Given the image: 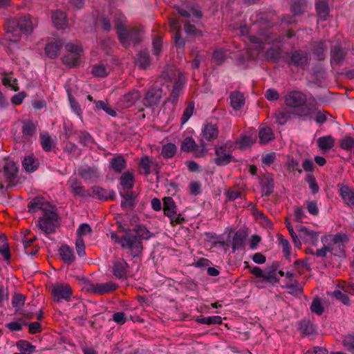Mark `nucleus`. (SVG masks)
<instances>
[{
	"instance_id": "54",
	"label": "nucleus",
	"mask_w": 354,
	"mask_h": 354,
	"mask_svg": "<svg viewBox=\"0 0 354 354\" xmlns=\"http://www.w3.org/2000/svg\"><path fill=\"white\" fill-rule=\"evenodd\" d=\"M306 180L308 183L309 188L313 194H316L319 191V186L316 182L315 176L312 174H307Z\"/></svg>"
},
{
	"instance_id": "30",
	"label": "nucleus",
	"mask_w": 354,
	"mask_h": 354,
	"mask_svg": "<svg viewBox=\"0 0 354 354\" xmlns=\"http://www.w3.org/2000/svg\"><path fill=\"white\" fill-rule=\"evenodd\" d=\"M255 139L256 135L248 133L241 136L236 142V144L239 145V148L245 149L250 147L254 142Z\"/></svg>"
},
{
	"instance_id": "7",
	"label": "nucleus",
	"mask_w": 354,
	"mask_h": 354,
	"mask_svg": "<svg viewBox=\"0 0 354 354\" xmlns=\"http://www.w3.org/2000/svg\"><path fill=\"white\" fill-rule=\"evenodd\" d=\"M296 230L295 232L289 227V234L296 248H299L301 247V241L316 245V243L318 241V234L317 232L310 230L302 225L297 227Z\"/></svg>"
},
{
	"instance_id": "57",
	"label": "nucleus",
	"mask_w": 354,
	"mask_h": 354,
	"mask_svg": "<svg viewBox=\"0 0 354 354\" xmlns=\"http://www.w3.org/2000/svg\"><path fill=\"white\" fill-rule=\"evenodd\" d=\"M92 193L90 196L98 198L100 199H106L108 196L105 189L100 187H93L91 189Z\"/></svg>"
},
{
	"instance_id": "52",
	"label": "nucleus",
	"mask_w": 354,
	"mask_h": 354,
	"mask_svg": "<svg viewBox=\"0 0 354 354\" xmlns=\"http://www.w3.org/2000/svg\"><path fill=\"white\" fill-rule=\"evenodd\" d=\"M194 110V103L193 102H191L188 104L187 106L185 109L183 114L181 118V121L183 124H185L188 121V120L191 118V116L193 115Z\"/></svg>"
},
{
	"instance_id": "37",
	"label": "nucleus",
	"mask_w": 354,
	"mask_h": 354,
	"mask_svg": "<svg viewBox=\"0 0 354 354\" xmlns=\"http://www.w3.org/2000/svg\"><path fill=\"white\" fill-rule=\"evenodd\" d=\"M120 184L124 188L131 189L134 184L133 174L129 171L122 174L120 177Z\"/></svg>"
},
{
	"instance_id": "43",
	"label": "nucleus",
	"mask_w": 354,
	"mask_h": 354,
	"mask_svg": "<svg viewBox=\"0 0 354 354\" xmlns=\"http://www.w3.org/2000/svg\"><path fill=\"white\" fill-rule=\"evenodd\" d=\"M316 10L318 16L325 20L329 13L328 6L324 1H320L316 3Z\"/></svg>"
},
{
	"instance_id": "33",
	"label": "nucleus",
	"mask_w": 354,
	"mask_h": 354,
	"mask_svg": "<svg viewBox=\"0 0 354 354\" xmlns=\"http://www.w3.org/2000/svg\"><path fill=\"white\" fill-rule=\"evenodd\" d=\"M110 165L115 171L121 172L126 166V160L122 156H118L111 159Z\"/></svg>"
},
{
	"instance_id": "18",
	"label": "nucleus",
	"mask_w": 354,
	"mask_h": 354,
	"mask_svg": "<svg viewBox=\"0 0 354 354\" xmlns=\"http://www.w3.org/2000/svg\"><path fill=\"white\" fill-rule=\"evenodd\" d=\"M199 147H198L192 138L187 137L184 139L182 145L181 149L183 151H195L197 156H201L204 151H205V146L201 147V149L198 150Z\"/></svg>"
},
{
	"instance_id": "45",
	"label": "nucleus",
	"mask_w": 354,
	"mask_h": 354,
	"mask_svg": "<svg viewBox=\"0 0 354 354\" xmlns=\"http://www.w3.org/2000/svg\"><path fill=\"white\" fill-rule=\"evenodd\" d=\"M275 122L279 125H285L288 121V112L286 108L277 110L274 115Z\"/></svg>"
},
{
	"instance_id": "47",
	"label": "nucleus",
	"mask_w": 354,
	"mask_h": 354,
	"mask_svg": "<svg viewBox=\"0 0 354 354\" xmlns=\"http://www.w3.org/2000/svg\"><path fill=\"white\" fill-rule=\"evenodd\" d=\"M95 102L97 110L102 109L111 116L116 115V111L109 106L107 102L99 100Z\"/></svg>"
},
{
	"instance_id": "14",
	"label": "nucleus",
	"mask_w": 354,
	"mask_h": 354,
	"mask_svg": "<svg viewBox=\"0 0 354 354\" xmlns=\"http://www.w3.org/2000/svg\"><path fill=\"white\" fill-rule=\"evenodd\" d=\"M118 288V285L112 281L102 283H91L89 285L88 290L93 293L103 295L113 292Z\"/></svg>"
},
{
	"instance_id": "46",
	"label": "nucleus",
	"mask_w": 354,
	"mask_h": 354,
	"mask_svg": "<svg viewBox=\"0 0 354 354\" xmlns=\"http://www.w3.org/2000/svg\"><path fill=\"white\" fill-rule=\"evenodd\" d=\"M327 50V45L326 42H320L317 44L314 47V54L316 55L317 59L322 60L325 58L326 51Z\"/></svg>"
},
{
	"instance_id": "49",
	"label": "nucleus",
	"mask_w": 354,
	"mask_h": 354,
	"mask_svg": "<svg viewBox=\"0 0 354 354\" xmlns=\"http://www.w3.org/2000/svg\"><path fill=\"white\" fill-rule=\"evenodd\" d=\"M137 64L141 68H145L150 64V58L147 52H140L136 59Z\"/></svg>"
},
{
	"instance_id": "20",
	"label": "nucleus",
	"mask_w": 354,
	"mask_h": 354,
	"mask_svg": "<svg viewBox=\"0 0 354 354\" xmlns=\"http://www.w3.org/2000/svg\"><path fill=\"white\" fill-rule=\"evenodd\" d=\"M163 210L171 221L176 218V205L171 197H166L163 199Z\"/></svg>"
},
{
	"instance_id": "64",
	"label": "nucleus",
	"mask_w": 354,
	"mask_h": 354,
	"mask_svg": "<svg viewBox=\"0 0 354 354\" xmlns=\"http://www.w3.org/2000/svg\"><path fill=\"white\" fill-rule=\"evenodd\" d=\"M300 330L305 335H311L314 332V326L308 322H303L300 324Z\"/></svg>"
},
{
	"instance_id": "55",
	"label": "nucleus",
	"mask_w": 354,
	"mask_h": 354,
	"mask_svg": "<svg viewBox=\"0 0 354 354\" xmlns=\"http://www.w3.org/2000/svg\"><path fill=\"white\" fill-rule=\"evenodd\" d=\"M123 200L122 201L121 205L124 209H129L133 207V197L131 194L127 193L122 195Z\"/></svg>"
},
{
	"instance_id": "2",
	"label": "nucleus",
	"mask_w": 354,
	"mask_h": 354,
	"mask_svg": "<svg viewBox=\"0 0 354 354\" xmlns=\"http://www.w3.org/2000/svg\"><path fill=\"white\" fill-rule=\"evenodd\" d=\"M34 26L30 17H21L19 19H9L6 25V33L3 44L10 47L17 44L21 39V33L28 35L33 30Z\"/></svg>"
},
{
	"instance_id": "40",
	"label": "nucleus",
	"mask_w": 354,
	"mask_h": 354,
	"mask_svg": "<svg viewBox=\"0 0 354 354\" xmlns=\"http://www.w3.org/2000/svg\"><path fill=\"white\" fill-rule=\"evenodd\" d=\"M306 7L304 0H295L290 6V11L295 16L300 15L305 11Z\"/></svg>"
},
{
	"instance_id": "36",
	"label": "nucleus",
	"mask_w": 354,
	"mask_h": 354,
	"mask_svg": "<svg viewBox=\"0 0 354 354\" xmlns=\"http://www.w3.org/2000/svg\"><path fill=\"white\" fill-rule=\"evenodd\" d=\"M259 142L266 144L274 138L272 129L270 127H262L259 133Z\"/></svg>"
},
{
	"instance_id": "8",
	"label": "nucleus",
	"mask_w": 354,
	"mask_h": 354,
	"mask_svg": "<svg viewBox=\"0 0 354 354\" xmlns=\"http://www.w3.org/2000/svg\"><path fill=\"white\" fill-rule=\"evenodd\" d=\"M347 241L346 235L342 234H330L322 239V243L327 245L328 252L337 257L344 256V243Z\"/></svg>"
},
{
	"instance_id": "34",
	"label": "nucleus",
	"mask_w": 354,
	"mask_h": 354,
	"mask_svg": "<svg viewBox=\"0 0 354 354\" xmlns=\"http://www.w3.org/2000/svg\"><path fill=\"white\" fill-rule=\"evenodd\" d=\"M245 234L243 231H237L232 239V249L233 252H234L236 250H239L241 248L243 245V243L245 240Z\"/></svg>"
},
{
	"instance_id": "44",
	"label": "nucleus",
	"mask_w": 354,
	"mask_h": 354,
	"mask_svg": "<svg viewBox=\"0 0 354 354\" xmlns=\"http://www.w3.org/2000/svg\"><path fill=\"white\" fill-rule=\"evenodd\" d=\"M177 147L174 144L167 143L162 147L161 154L165 158H172L176 153Z\"/></svg>"
},
{
	"instance_id": "63",
	"label": "nucleus",
	"mask_w": 354,
	"mask_h": 354,
	"mask_svg": "<svg viewBox=\"0 0 354 354\" xmlns=\"http://www.w3.org/2000/svg\"><path fill=\"white\" fill-rule=\"evenodd\" d=\"M25 302V297L20 294H17L13 296L12 304L13 307L17 309L20 308Z\"/></svg>"
},
{
	"instance_id": "35",
	"label": "nucleus",
	"mask_w": 354,
	"mask_h": 354,
	"mask_svg": "<svg viewBox=\"0 0 354 354\" xmlns=\"http://www.w3.org/2000/svg\"><path fill=\"white\" fill-rule=\"evenodd\" d=\"M111 68L102 64H95L91 69L92 74L97 77H104L109 74Z\"/></svg>"
},
{
	"instance_id": "60",
	"label": "nucleus",
	"mask_w": 354,
	"mask_h": 354,
	"mask_svg": "<svg viewBox=\"0 0 354 354\" xmlns=\"http://www.w3.org/2000/svg\"><path fill=\"white\" fill-rule=\"evenodd\" d=\"M333 295L334 297L336 298L337 300L341 301L342 304L345 305H349L350 304V299L347 297L346 295L343 293L339 290H336L333 292Z\"/></svg>"
},
{
	"instance_id": "59",
	"label": "nucleus",
	"mask_w": 354,
	"mask_h": 354,
	"mask_svg": "<svg viewBox=\"0 0 354 354\" xmlns=\"http://www.w3.org/2000/svg\"><path fill=\"white\" fill-rule=\"evenodd\" d=\"M178 11L181 16L185 17H190L192 15L198 18H200L201 17V11L196 9H192L191 11L189 12L187 10L178 8Z\"/></svg>"
},
{
	"instance_id": "28",
	"label": "nucleus",
	"mask_w": 354,
	"mask_h": 354,
	"mask_svg": "<svg viewBox=\"0 0 354 354\" xmlns=\"http://www.w3.org/2000/svg\"><path fill=\"white\" fill-rule=\"evenodd\" d=\"M128 264L124 261H119L115 263L113 267L114 275L119 278H125L127 273Z\"/></svg>"
},
{
	"instance_id": "3",
	"label": "nucleus",
	"mask_w": 354,
	"mask_h": 354,
	"mask_svg": "<svg viewBox=\"0 0 354 354\" xmlns=\"http://www.w3.org/2000/svg\"><path fill=\"white\" fill-rule=\"evenodd\" d=\"M33 211L41 209L44 211L43 216L39 221L40 229L45 233H52L58 225V216L54 207L48 203H44L41 198L34 199L30 205Z\"/></svg>"
},
{
	"instance_id": "39",
	"label": "nucleus",
	"mask_w": 354,
	"mask_h": 354,
	"mask_svg": "<svg viewBox=\"0 0 354 354\" xmlns=\"http://www.w3.org/2000/svg\"><path fill=\"white\" fill-rule=\"evenodd\" d=\"M344 56L345 53L339 46L334 47L331 51V64H339L344 59Z\"/></svg>"
},
{
	"instance_id": "50",
	"label": "nucleus",
	"mask_w": 354,
	"mask_h": 354,
	"mask_svg": "<svg viewBox=\"0 0 354 354\" xmlns=\"http://www.w3.org/2000/svg\"><path fill=\"white\" fill-rule=\"evenodd\" d=\"M17 346L19 351L21 352H26L31 354L34 351L35 347L31 345L28 342L25 340H20L17 343Z\"/></svg>"
},
{
	"instance_id": "13",
	"label": "nucleus",
	"mask_w": 354,
	"mask_h": 354,
	"mask_svg": "<svg viewBox=\"0 0 354 354\" xmlns=\"http://www.w3.org/2000/svg\"><path fill=\"white\" fill-rule=\"evenodd\" d=\"M141 97V94L137 90H132L125 93L117 102V104L120 109H127L139 100Z\"/></svg>"
},
{
	"instance_id": "31",
	"label": "nucleus",
	"mask_w": 354,
	"mask_h": 354,
	"mask_svg": "<svg viewBox=\"0 0 354 354\" xmlns=\"http://www.w3.org/2000/svg\"><path fill=\"white\" fill-rule=\"evenodd\" d=\"M59 253L62 259L68 264L72 263L75 259L72 248L68 245H62L59 249Z\"/></svg>"
},
{
	"instance_id": "24",
	"label": "nucleus",
	"mask_w": 354,
	"mask_h": 354,
	"mask_svg": "<svg viewBox=\"0 0 354 354\" xmlns=\"http://www.w3.org/2000/svg\"><path fill=\"white\" fill-rule=\"evenodd\" d=\"M317 146L324 152L330 150L335 145V139L331 136L320 137L317 141Z\"/></svg>"
},
{
	"instance_id": "11",
	"label": "nucleus",
	"mask_w": 354,
	"mask_h": 354,
	"mask_svg": "<svg viewBox=\"0 0 354 354\" xmlns=\"http://www.w3.org/2000/svg\"><path fill=\"white\" fill-rule=\"evenodd\" d=\"M66 54L63 57L64 64L69 66H76L81 60L82 48L76 43H68L66 45Z\"/></svg>"
},
{
	"instance_id": "53",
	"label": "nucleus",
	"mask_w": 354,
	"mask_h": 354,
	"mask_svg": "<svg viewBox=\"0 0 354 354\" xmlns=\"http://www.w3.org/2000/svg\"><path fill=\"white\" fill-rule=\"evenodd\" d=\"M310 310L313 313L321 315L324 312V307L322 304V301L319 299L315 298L313 299L311 305Z\"/></svg>"
},
{
	"instance_id": "9",
	"label": "nucleus",
	"mask_w": 354,
	"mask_h": 354,
	"mask_svg": "<svg viewBox=\"0 0 354 354\" xmlns=\"http://www.w3.org/2000/svg\"><path fill=\"white\" fill-rule=\"evenodd\" d=\"M233 148L234 144L231 141L216 146L214 162L218 166H224L233 162L234 160L232 154Z\"/></svg>"
},
{
	"instance_id": "25",
	"label": "nucleus",
	"mask_w": 354,
	"mask_h": 354,
	"mask_svg": "<svg viewBox=\"0 0 354 354\" xmlns=\"http://www.w3.org/2000/svg\"><path fill=\"white\" fill-rule=\"evenodd\" d=\"M290 61L297 66H304L308 62V55L305 52L296 51L292 55Z\"/></svg>"
},
{
	"instance_id": "4",
	"label": "nucleus",
	"mask_w": 354,
	"mask_h": 354,
	"mask_svg": "<svg viewBox=\"0 0 354 354\" xmlns=\"http://www.w3.org/2000/svg\"><path fill=\"white\" fill-rule=\"evenodd\" d=\"M115 29L121 44L127 48L139 43L142 39L141 32L135 28H127L126 18L119 12L115 14Z\"/></svg>"
},
{
	"instance_id": "29",
	"label": "nucleus",
	"mask_w": 354,
	"mask_h": 354,
	"mask_svg": "<svg viewBox=\"0 0 354 354\" xmlns=\"http://www.w3.org/2000/svg\"><path fill=\"white\" fill-rule=\"evenodd\" d=\"M62 45L59 41L49 43L45 48V53L50 58H55L59 54Z\"/></svg>"
},
{
	"instance_id": "1",
	"label": "nucleus",
	"mask_w": 354,
	"mask_h": 354,
	"mask_svg": "<svg viewBox=\"0 0 354 354\" xmlns=\"http://www.w3.org/2000/svg\"><path fill=\"white\" fill-rule=\"evenodd\" d=\"M150 237V232L143 226H138L133 233L119 237L114 232L111 233V238L113 243H118L124 249L128 250L133 257H138L142 251V239Z\"/></svg>"
},
{
	"instance_id": "23",
	"label": "nucleus",
	"mask_w": 354,
	"mask_h": 354,
	"mask_svg": "<svg viewBox=\"0 0 354 354\" xmlns=\"http://www.w3.org/2000/svg\"><path fill=\"white\" fill-rule=\"evenodd\" d=\"M170 26L175 31L174 41L176 46L183 47L185 44L184 40L180 37V26L178 19L176 18L171 19L169 21Z\"/></svg>"
},
{
	"instance_id": "56",
	"label": "nucleus",
	"mask_w": 354,
	"mask_h": 354,
	"mask_svg": "<svg viewBox=\"0 0 354 354\" xmlns=\"http://www.w3.org/2000/svg\"><path fill=\"white\" fill-rule=\"evenodd\" d=\"M226 57V52L223 50L218 49L214 51L212 56V61L216 64L223 63Z\"/></svg>"
},
{
	"instance_id": "10",
	"label": "nucleus",
	"mask_w": 354,
	"mask_h": 354,
	"mask_svg": "<svg viewBox=\"0 0 354 354\" xmlns=\"http://www.w3.org/2000/svg\"><path fill=\"white\" fill-rule=\"evenodd\" d=\"M18 167L15 162L6 160L3 164V171L0 172V189L4 187L12 185V181L16 178Z\"/></svg>"
},
{
	"instance_id": "5",
	"label": "nucleus",
	"mask_w": 354,
	"mask_h": 354,
	"mask_svg": "<svg viewBox=\"0 0 354 354\" xmlns=\"http://www.w3.org/2000/svg\"><path fill=\"white\" fill-rule=\"evenodd\" d=\"M250 272L255 277L254 283L258 288H263L268 283H276L284 276L279 262H273L263 270L259 267H254Z\"/></svg>"
},
{
	"instance_id": "48",
	"label": "nucleus",
	"mask_w": 354,
	"mask_h": 354,
	"mask_svg": "<svg viewBox=\"0 0 354 354\" xmlns=\"http://www.w3.org/2000/svg\"><path fill=\"white\" fill-rule=\"evenodd\" d=\"M197 322L200 324L207 325L220 324L222 323V318L217 315L204 317L197 319Z\"/></svg>"
},
{
	"instance_id": "19",
	"label": "nucleus",
	"mask_w": 354,
	"mask_h": 354,
	"mask_svg": "<svg viewBox=\"0 0 354 354\" xmlns=\"http://www.w3.org/2000/svg\"><path fill=\"white\" fill-rule=\"evenodd\" d=\"M52 21L57 29H64L67 27V18L65 13L60 10H56L52 14Z\"/></svg>"
},
{
	"instance_id": "16",
	"label": "nucleus",
	"mask_w": 354,
	"mask_h": 354,
	"mask_svg": "<svg viewBox=\"0 0 354 354\" xmlns=\"http://www.w3.org/2000/svg\"><path fill=\"white\" fill-rule=\"evenodd\" d=\"M296 275V273H289V294L296 297L299 301V303L301 304L302 303V298L304 297L303 288L302 286L295 279Z\"/></svg>"
},
{
	"instance_id": "22",
	"label": "nucleus",
	"mask_w": 354,
	"mask_h": 354,
	"mask_svg": "<svg viewBox=\"0 0 354 354\" xmlns=\"http://www.w3.org/2000/svg\"><path fill=\"white\" fill-rule=\"evenodd\" d=\"M339 194L344 202L349 207H354V192L348 186H342L339 189Z\"/></svg>"
},
{
	"instance_id": "21",
	"label": "nucleus",
	"mask_w": 354,
	"mask_h": 354,
	"mask_svg": "<svg viewBox=\"0 0 354 354\" xmlns=\"http://www.w3.org/2000/svg\"><path fill=\"white\" fill-rule=\"evenodd\" d=\"M230 105L234 111L241 110L245 104V97L239 91H234L230 96Z\"/></svg>"
},
{
	"instance_id": "41",
	"label": "nucleus",
	"mask_w": 354,
	"mask_h": 354,
	"mask_svg": "<svg viewBox=\"0 0 354 354\" xmlns=\"http://www.w3.org/2000/svg\"><path fill=\"white\" fill-rule=\"evenodd\" d=\"M2 82L4 86L10 88L14 91H17L19 89L17 80L11 75H4L2 77Z\"/></svg>"
},
{
	"instance_id": "42",
	"label": "nucleus",
	"mask_w": 354,
	"mask_h": 354,
	"mask_svg": "<svg viewBox=\"0 0 354 354\" xmlns=\"http://www.w3.org/2000/svg\"><path fill=\"white\" fill-rule=\"evenodd\" d=\"M41 145L43 149L49 151L54 146V142L48 133H41L40 135Z\"/></svg>"
},
{
	"instance_id": "15",
	"label": "nucleus",
	"mask_w": 354,
	"mask_h": 354,
	"mask_svg": "<svg viewBox=\"0 0 354 354\" xmlns=\"http://www.w3.org/2000/svg\"><path fill=\"white\" fill-rule=\"evenodd\" d=\"M162 88H157L156 86L153 87L146 93L144 99V104L146 106H151L158 104L162 97Z\"/></svg>"
},
{
	"instance_id": "32",
	"label": "nucleus",
	"mask_w": 354,
	"mask_h": 354,
	"mask_svg": "<svg viewBox=\"0 0 354 354\" xmlns=\"http://www.w3.org/2000/svg\"><path fill=\"white\" fill-rule=\"evenodd\" d=\"M184 84H185V77L182 73H180L178 74V80L175 82L174 88L172 90V92H171V94L170 96V100L172 102L176 101L177 100V98L178 97L180 90Z\"/></svg>"
},
{
	"instance_id": "38",
	"label": "nucleus",
	"mask_w": 354,
	"mask_h": 354,
	"mask_svg": "<svg viewBox=\"0 0 354 354\" xmlns=\"http://www.w3.org/2000/svg\"><path fill=\"white\" fill-rule=\"evenodd\" d=\"M38 165V161L32 156L25 157L23 161V167L28 172H32L36 170Z\"/></svg>"
},
{
	"instance_id": "12",
	"label": "nucleus",
	"mask_w": 354,
	"mask_h": 354,
	"mask_svg": "<svg viewBox=\"0 0 354 354\" xmlns=\"http://www.w3.org/2000/svg\"><path fill=\"white\" fill-rule=\"evenodd\" d=\"M51 292L54 299L56 301H59L60 299L68 301L72 296L71 287L65 283L53 286Z\"/></svg>"
},
{
	"instance_id": "6",
	"label": "nucleus",
	"mask_w": 354,
	"mask_h": 354,
	"mask_svg": "<svg viewBox=\"0 0 354 354\" xmlns=\"http://www.w3.org/2000/svg\"><path fill=\"white\" fill-rule=\"evenodd\" d=\"M306 100L305 95L301 92L289 93V106L296 109L295 113L300 116L312 118L314 109L306 103Z\"/></svg>"
},
{
	"instance_id": "27",
	"label": "nucleus",
	"mask_w": 354,
	"mask_h": 354,
	"mask_svg": "<svg viewBox=\"0 0 354 354\" xmlns=\"http://www.w3.org/2000/svg\"><path fill=\"white\" fill-rule=\"evenodd\" d=\"M203 136L208 141L215 140L218 137V129L212 124H207L202 131Z\"/></svg>"
},
{
	"instance_id": "26",
	"label": "nucleus",
	"mask_w": 354,
	"mask_h": 354,
	"mask_svg": "<svg viewBox=\"0 0 354 354\" xmlns=\"http://www.w3.org/2000/svg\"><path fill=\"white\" fill-rule=\"evenodd\" d=\"M248 39L250 42V48H254L257 51V54L254 53H251L249 55V57L251 59H254L259 53L265 48L264 44L260 40V39L256 36H250Z\"/></svg>"
},
{
	"instance_id": "51",
	"label": "nucleus",
	"mask_w": 354,
	"mask_h": 354,
	"mask_svg": "<svg viewBox=\"0 0 354 354\" xmlns=\"http://www.w3.org/2000/svg\"><path fill=\"white\" fill-rule=\"evenodd\" d=\"M91 233V227H90L89 225L86 223H82L77 230V238H80L82 239H84V237L86 236Z\"/></svg>"
},
{
	"instance_id": "58",
	"label": "nucleus",
	"mask_w": 354,
	"mask_h": 354,
	"mask_svg": "<svg viewBox=\"0 0 354 354\" xmlns=\"http://www.w3.org/2000/svg\"><path fill=\"white\" fill-rule=\"evenodd\" d=\"M35 130V126L32 122L28 121L24 123L22 132L24 136H31L34 133Z\"/></svg>"
},
{
	"instance_id": "62",
	"label": "nucleus",
	"mask_w": 354,
	"mask_h": 354,
	"mask_svg": "<svg viewBox=\"0 0 354 354\" xmlns=\"http://www.w3.org/2000/svg\"><path fill=\"white\" fill-rule=\"evenodd\" d=\"M344 346L349 351H354V334L353 335H348L345 336L343 339Z\"/></svg>"
},
{
	"instance_id": "17",
	"label": "nucleus",
	"mask_w": 354,
	"mask_h": 354,
	"mask_svg": "<svg viewBox=\"0 0 354 354\" xmlns=\"http://www.w3.org/2000/svg\"><path fill=\"white\" fill-rule=\"evenodd\" d=\"M67 185L71 192L74 195H77L82 197L90 196V192L86 191L82 185V183L75 176H71L68 180Z\"/></svg>"
},
{
	"instance_id": "61",
	"label": "nucleus",
	"mask_w": 354,
	"mask_h": 354,
	"mask_svg": "<svg viewBox=\"0 0 354 354\" xmlns=\"http://www.w3.org/2000/svg\"><path fill=\"white\" fill-rule=\"evenodd\" d=\"M306 209L308 213L313 216H317L319 212L317 202L313 201L306 202Z\"/></svg>"
}]
</instances>
